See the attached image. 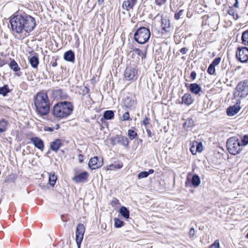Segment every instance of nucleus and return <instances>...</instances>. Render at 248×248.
I'll return each mask as SVG.
<instances>
[{"label":"nucleus","instance_id":"nucleus-1","mask_svg":"<svg viewBox=\"0 0 248 248\" xmlns=\"http://www.w3.org/2000/svg\"><path fill=\"white\" fill-rule=\"evenodd\" d=\"M9 22L12 34L18 40L27 37L37 25L35 18L22 10L15 12L10 17Z\"/></svg>","mask_w":248,"mask_h":248},{"label":"nucleus","instance_id":"nucleus-2","mask_svg":"<svg viewBox=\"0 0 248 248\" xmlns=\"http://www.w3.org/2000/svg\"><path fill=\"white\" fill-rule=\"evenodd\" d=\"M35 112L40 116L47 115L50 110V101L46 90L37 92L33 96Z\"/></svg>","mask_w":248,"mask_h":248},{"label":"nucleus","instance_id":"nucleus-3","mask_svg":"<svg viewBox=\"0 0 248 248\" xmlns=\"http://www.w3.org/2000/svg\"><path fill=\"white\" fill-rule=\"evenodd\" d=\"M73 108V105L70 102H59L54 104L51 113L57 119H64L72 114Z\"/></svg>","mask_w":248,"mask_h":248},{"label":"nucleus","instance_id":"nucleus-4","mask_svg":"<svg viewBox=\"0 0 248 248\" xmlns=\"http://www.w3.org/2000/svg\"><path fill=\"white\" fill-rule=\"evenodd\" d=\"M151 36L150 30L146 27H139L135 31L134 39L135 41L140 44L146 43Z\"/></svg>","mask_w":248,"mask_h":248},{"label":"nucleus","instance_id":"nucleus-5","mask_svg":"<svg viewBox=\"0 0 248 248\" xmlns=\"http://www.w3.org/2000/svg\"><path fill=\"white\" fill-rule=\"evenodd\" d=\"M161 36L164 39H167L172 34L173 27L171 25L170 20L166 18H162L161 19Z\"/></svg>","mask_w":248,"mask_h":248},{"label":"nucleus","instance_id":"nucleus-6","mask_svg":"<svg viewBox=\"0 0 248 248\" xmlns=\"http://www.w3.org/2000/svg\"><path fill=\"white\" fill-rule=\"evenodd\" d=\"M139 69L137 66H127L124 73V78L129 81H135L139 77Z\"/></svg>","mask_w":248,"mask_h":248},{"label":"nucleus","instance_id":"nucleus-7","mask_svg":"<svg viewBox=\"0 0 248 248\" xmlns=\"http://www.w3.org/2000/svg\"><path fill=\"white\" fill-rule=\"evenodd\" d=\"M235 94L240 97H244L248 95V82L247 80L238 83L235 88Z\"/></svg>","mask_w":248,"mask_h":248},{"label":"nucleus","instance_id":"nucleus-8","mask_svg":"<svg viewBox=\"0 0 248 248\" xmlns=\"http://www.w3.org/2000/svg\"><path fill=\"white\" fill-rule=\"evenodd\" d=\"M110 140L111 144L113 145L118 144L126 148L129 146V142L127 138L122 135H116L111 137Z\"/></svg>","mask_w":248,"mask_h":248},{"label":"nucleus","instance_id":"nucleus-9","mask_svg":"<svg viewBox=\"0 0 248 248\" xmlns=\"http://www.w3.org/2000/svg\"><path fill=\"white\" fill-rule=\"evenodd\" d=\"M236 59L241 62H246L248 61V48L238 47L235 54Z\"/></svg>","mask_w":248,"mask_h":248},{"label":"nucleus","instance_id":"nucleus-10","mask_svg":"<svg viewBox=\"0 0 248 248\" xmlns=\"http://www.w3.org/2000/svg\"><path fill=\"white\" fill-rule=\"evenodd\" d=\"M104 164L103 159L95 156L92 157L89 162L88 166L91 170H96L100 168Z\"/></svg>","mask_w":248,"mask_h":248},{"label":"nucleus","instance_id":"nucleus-11","mask_svg":"<svg viewBox=\"0 0 248 248\" xmlns=\"http://www.w3.org/2000/svg\"><path fill=\"white\" fill-rule=\"evenodd\" d=\"M85 230V227L83 224L79 223L77 225L76 232V240L78 245L81 244L83 240Z\"/></svg>","mask_w":248,"mask_h":248},{"label":"nucleus","instance_id":"nucleus-12","mask_svg":"<svg viewBox=\"0 0 248 248\" xmlns=\"http://www.w3.org/2000/svg\"><path fill=\"white\" fill-rule=\"evenodd\" d=\"M89 176V174L87 171H83L78 174L76 171V174L72 180L77 183H84L88 180Z\"/></svg>","mask_w":248,"mask_h":248},{"label":"nucleus","instance_id":"nucleus-13","mask_svg":"<svg viewBox=\"0 0 248 248\" xmlns=\"http://www.w3.org/2000/svg\"><path fill=\"white\" fill-rule=\"evenodd\" d=\"M63 141L61 139H55L50 143L49 150L57 153L63 146Z\"/></svg>","mask_w":248,"mask_h":248},{"label":"nucleus","instance_id":"nucleus-14","mask_svg":"<svg viewBox=\"0 0 248 248\" xmlns=\"http://www.w3.org/2000/svg\"><path fill=\"white\" fill-rule=\"evenodd\" d=\"M52 95L54 99L56 100L65 99L67 97V94L62 89L53 90Z\"/></svg>","mask_w":248,"mask_h":248},{"label":"nucleus","instance_id":"nucleus-15","mask_svg":"<svg viewBox=\"0 0 248 248\" xmlns=\"http://www.w3.org/2000/svg\"><path fill=\"white\" fill-rule=\"evenodd\" d=\"M138 1L139 0H125L122 3V8L126 11L133 10Z\"/></svg>","mask_w":248,"mask_h":248},{"label":"nucleus","instance_id":"nucleus-16","mask_svg":"<svg viewBox=\"0 0 248 248\" xmlns=\"http://www.w3.org/2000/svg\"><path fill=\"white\" fill-rule=\"evenodd\" d=\"M30 140L31 142L34 145L36 148L41 151L44 150L45 145L44 142L42 139L37 137H34L31 138Z\"/></svg>","mask_w":248,"mask_h":248},{"label":"nucleus","instance_id":"nucleus-17","mask_svg":"<svg viewBox=\"0 0 248 248\" xmlns=\"http://www.w3.org/2000/svg\"><path fill=\"white\" fill-rule=\"evenodd\" d=\"M177 101L176 102L177 103L180 104H185L187 106H189L193 103L194 99L190 93H186L182 96V101L177 100Z\"/></svg>","mask_w":248,"mask_h":248},{"label":"nucleus","instance_id":"nucleus-18","mask_svg":"<svg viewBox=\"0 0 248 248\" xmlns=\"http://www.w3.org/2000/svg\"><path fill=\"white\" fill-rule=\"evenodd\" d=\"M9 122L4 118L0 119V134L5 133L8 129Z\"/></svg>","mask_w":248,"mask_h":248},{"label":"nucleus","instance_id":"nucleus-19","mask_svg":"<svg viewBox=\"0 0 248 248\" xmlns=\"http://www.w3.org/2000/svg\"><path fill=\"white\" fill-rule=\"evenodd\" d=\"M189 91L193 94H199L202 91L200 86L196 83H191L189 86Z\"/></svg>","mask_w":248,"mask_h":248},{"label":"nucleus","instance_id":"nucleus-20","mask_svg":"<svg viewBox=\"0 0 248 248\" xmlns=\"http://www.w3.org/2000/svg\"><path fill=\"white\" fill-rule=\"evenodd\" d=\"M64 59L67 62H74L75 59L74 52L72 50L66 51L64 53Z\"/></svg>","mask_w":248,"mask_h":248},{"label":"nucleus","instance_id":"nucleus-21","mask_svg":"<svg viewBox=\"0 0 248 248\" xmlns=\"http://www.w3.org/2000/svg\"><path fill=\"white\" fill-rule=\"evenodd\" d=\"M147 49V48L146 47L143 48L142 49L138 48H135L133 49V51L135 52L139 57H140L141 59H144L146 56Z\"/></svg>","mask_w":248,"mask_h":248},{"label":"nucleus","instance_id":"nucleus-22","mask_svg":"<svg viewBox=\"0 0 248 248\" xmlns=\"http://www.w3.org/2000/svg\"><path fill=\"white\" fill-rule=\"evenodd\" d=\"M29 61L32 67L37 68L39 61L37 56H33L29 58Z\"/></svg>","mask_w":248,"mask_h":248},{"label":"nucleus","instance_id":"nucleus-23","mask_svg":"<svg viewBox=\"0 0 248 248\" xmlns=\"http://www.w3.org/2000/svg\"><path fill=\"white\" fill-rule=\"evenodd\" d=\"M9 67L15 72L20 71V68L14 59H10V62L8 63Z\"/></svg>","mask_w":248,"mask_h":248},{"label":"nucleus","instance_id":"nucleus-24","mask_svg":"<svg viewBox=\"0 0 248 248\" xmlns=\"http://www.w3.org/2000/svg\"><path fill=\"white\" fill-rule=\"evenodd\" d=\"M48 174L49 176L48 184L50 186L53 187L57 180V176L55 175L54 172H48Z\"/></svg>","mask_w":248,"mask_h":248},{"label":"nucleus","instance_id":"nucleus-25","mask_svg":"<svg viewBox=\"0 0 248 248\" xmlns=\"http://www.w3.org/2000/svg\"><path fill=\"white\" fill-rule=\"evenodd\" d=\"M123 167V163L122 162H119L117 164H111L106 167V170H113L121 169Z\"/></svg>","mask_w":248,"mask_h":248},{"label":"nucleus","instance_id":"nucleus-26","mask_svg":"<svg viewBox=\"0 0 248 248\" xmlns=\"http://www.w3.org/2000/svg\"><path fill=\"white\" fill-rule=\"evenodd\" d=\"M114 113L113 111L108 110H106L104 112L103 118L101 119V121L103 122V119L104 120H111L114 118Z\"/></svg>","mask_w":248,"mask_h":248},{"label":"nucleus","instance_id":"nucleus-27","mask_svg":"<svg viewBox=\"0 0 248 248\" xmlns=\"http://www.w3.org/2000/svg\"><path fill=\"white\" fill-rule=\"evenodd\" d=\"M191 183L192 186L195 187H197L200 186L201 179L197 174L193 175L191 179Z\"/></svg>","mask_w":248,"mask_h":248},{"label":"nucleus","instance_id":"nucleus-28","mask_svg":"<svg viewBox=\"0 0 248 248\" xmlns=\"http://www.w3.org/2000/svg\"><path fill=\"white\" fill-rule=\"evenodd\" d=\"M119 213L125 218L128 219L129 218V211L125 206L120 208Z\"/></svg>","mask_w":248,"mask_h":248},{"label":"nucleus","instance_id":"nucleus-29","mask_svg":"<svg viewBox=\"0 0 248 248\" xmlns=\"http://www.w3.org/2000/svg\"><path fill=\"white\" fill-rule=\"evenodd\" d=\"M124 104L127 108H130L135 105V101L130 97H127L124 101Z\"/></svg>","mask_w":248,"mask_h":248},{"label":"nucleus","instance_id":"nucleus-30","mask_svg":"<svg viewBox=\"0 0 248 248\" xmlns=\"http://www.w3.org/2000/svg\"><path fill=\"white\" fill-rule=\"evenodd\" d=\"M194 126V122L192 118H187L184 124V127L186 128H192Z\"/></svg>","mask_w":248,"mask_h":248},{"label":"nucleus","instance_id":"nucleus-31","mask_svg":"<svg viewBox=\"0 0 248 248\" xmlns=\"http://www.w3.org/2000/svg\"><path fill=\"white\" fill-rule=\"evenodd\" d=\"M242 43L245 46H248V30L244 31L241 36Z\"/></svg>","mask_w":248,"mask_h":248},{"label":"nucleus","instance_id":"nucleus-32","mask_svg":"<svg viewBox=\"0 0 248 248\" xmlns=\"http://www.w3.org/2000/svg\"><path fill=\"white\" fill-rule=\"evenodd\" d=\"M240 104L241 100L239 99L237 100L235 104L233 105V115L237 113L241 108Z\"/></svg>","mask_w":248,"mask_h":248},{"label":"nucleus","instance_id":"nucleus-33","mask_svg":"<svg viewBox=\"0 0 248 248\" xmlns=\"http://www.w3.org/2000/svg\"><path fill=\"white\" fill-rule=\"evenodd\" d=\"M10 92L7 85H5L2 87H0V94L3 96L7 95V93Z\"/></svg>","mask_w":248,"mask_h":248},{"label":"nucleus","instance_id":"nucleus-34","mask_svg":"<svg viewBox=\"0 0 248 248\" xmlns=\"http://www.w3.org/2000/svg\"><path fill=\"white\" fill-rule=\"evenodd\" d=\"M127 136L129 139L132 140L136 138L138 135L134 130L129 129L127 131Z\"/></svg>","mask_w":248,"mask_h":248},{"label":"nucleus","instance_id":"nucleus-35","mask_svg":"<svg viewBox=\"0 0 248 248\" xmlns=\"http://www.w3.org/2000/svg\"><path fill=\"white\" fill-rule=\"evenodd\" d=\"M114 226L115 228H119L123 227L124 225V222L118 218H114Z\"/></svg>","mask_w":248,"mask_h":248},{"label":"nucleus","instance_id":"nucleus-36","mask_svg":"<svg viewBox=\"0 0 248 248\" xmlns=\"http://www.w3.org/2000/svg\"><path fill=\"white\" fill-rule=\"evenodd\" d=\"M58 60V56H53L52 57V60L50 62V65L53 67H56L58 65L57 61Z\"/></svg>","mask_w":248,"mask_h":248},{"label":"nucleus","instance_id":"nucleus-37","mask_svg":"<svg viewBox=\"0 0 248 248\" xmlns=\"http://www.w3.org/2000/svg\"><path fill=\"white\" fill-rule=\"evenodd\" d=\"M244 6L243 0H235V3L233 4V7L240 8Z\"/></svg>","mask_w":248,"mask_h":248},{"label":"nucleus","instance_id":"nucleus-38","mask_svg":"<svg viewBox=\"0 0 248 248\" xmlns=\"http://www.w3.org/2000/svg\"><path fill=\"white\" fill-rule=\"evenodd\" d=\"M232 138H229L227 140V143H226V146H227V149H228L229 152L231 154H232V149L231 147V143H232Z\"/></svg>","mask_w":248,"mask_h":248},{"label":"nucleus","instance_id":"nucleus-39","mask_svg":"<svg viewBox=\"0 0 248 248\" xmlns=\"http://www.w3.org/2000/svg\"><path fill=\"white\" fill-rule=\"evenodd\" d=\"M208 248H220L219 240H216Z\"/></svg>","mask_w":248,"mask_h":248},{"label":"nucleus","instance_id":"nucleus-40","mask_svg":"<svg viewBox=\"0 0 248 248\" xmlns=\"http://www.w3.org/2000/svg\"><path fill=\"white\" fill-rule=\"evenodd\" d=\"M132 119L130 117V114L129 112L127 111L124 113L122 116V121H129Z\"/></svg>","mask_w":248,"mask_h":248},{"label":"nucleus","instance_id":"nucleus-41","mask_svg":"<svg viewBox=\"0 0 248 248\" xmlns=\"http://www.w3.org/2000/svg\"><path fill=\"white\" fill-rule=\"evenodd\" d=\"M120 203L119 202V201L116 198H113L112 201L110 202V205L112 207H115V206L117 205H120Z\"/></svg>","mask_w":248,"mask_h":248},{"label":"nucleus","instance_id":"nucleus-42","mask_svg":"<svg viewBox=\"0 0 248 248\" xmlns=\"http://www.w3.org/2000/svg\"><path fill=\"white\" fill-rule=\"evenodd\" d=\"M184 10H180L177 13H176L175 14H174V18L175 20H179L181 16L183 15L184 14Z\"/></svg>","mask_w":248,"mask_h":248},{"label":"nucleus","instance_id":"nucleus-43","mask_svg":"<svg viewBox=\"0 0 248 248\" xmlns=\"http://www.w3.org/2000/svg\"><path fill=\"white\" fill-rule=\"evenodd\" d=\"M16 178L17 175L16 174L12 173L8 176L7 180L9 182H14Z\"/></svg>","mask_w":248,"mask_h":248},{"label":"nucleus","instance_id":"nucleus-44","mask_svg":"<svg viewBox=\"0 0 248 248\" xmlns=\"http://www.w3.org/2000/svg\"><path fill=\"white\" fill-rule=\"evenodd\" d=\"M60 128L59 124H57L56 125L55 127H51L49 126H46L44 128V130L46 131L52 132L54 131V129H58Z\"/></svg>","mask_w":248,"mask_h":248},{"label":"nucleus","instance_id":"nucleus-45","mask_svg":"<svg viewBox=\"0 0 248 248\" xmlns=\"http://www.w3.org/2000/svg\"><path fill=\"white\" fill-rule=\"evenodd\" d=\"M242 145L246 146L248 144V135H244L241 139Z\"/></svg>","mask_w":248,"mask_h":248},{"label":"nucleus","instance_id":"nucleus-46","mask_svg":"<svg viewBox=\"0 0 248 248\" xmlns=\"http://www.w3.org/2000/svg\"><path fill=\"white\" fill-rule=\"evenodd\" d=\"M207 72L210 75H214L215 73V67L210 64L208 68Z\"/></svg>","mask_w":248,"mask_h":248},{"label":"nucleus","instance_id":"nucleus-47","mask_svg":"<svg viewBox=\"0 0 248 248\" xmlns=\"http://www.w3.org/2000/svg\"><path fill=\"white\" fill-rule=\"evenodd\" d=\"M148 176L147 171H141L138 175V179H140Z\"/></svg>","mask_w":248,"mask_h":248},{"label":"nucleus","instance_id":"nucleus-48","mask_svg":"<svg viewBox=\"0 0 248 248\" xmlns=\"http://www.w3.org/2000/svg\"><path fill=\"white\" fill-rule=\"evenodd\" d=\"M220 61L221 58L220 57L216 58L213 60L211 64L215 67L220 63Z\"/></svg>","mask_w":248,"mask_h":248},{"label":"nucleus","instance_id":"nucleus-49","mask_svg":"<svg viewBox=\"0 0 248 248\" xmlns=\"http://www.w3.org/2000/svg\"><path fill=\"white\" fill-rule=\"evenodd\" d=\"M197 146H196V150L197 151V152H199V153H201L202 151L203 150V146H202V144L201 142H198V143H197Z\"/></svg>","mask_w":248,"mask_h":248},{"label":"nucleus","instance_id":"nucleus-50","mask_svg":"<svg viewBox=\"0 0 248 248\" xmlns=\"http://www.w3.org/2000/svg\"><path fill=\"white\" fill-rule=\"evenodd\" d=\"M227 114L228 116H232V106H230L227 109Z\"/></svg>","mask_w":248,"mask_h":248},{"label":"nucleus","instance_id":"nucleus-51","mask_svg":"<svg viewBox=\"0 0 248 248\" xmlns=\"http://www.w3.org/2000/svg\"><path fill=\"white\" fill-rule=\"evenodd\" d=\"M150 119L146 117L142 121V124L145 126H147L150 124Z\"/></svg>","mask_w":248,"mask_h":248},{"label":"nucleus","instance_id":"nucleus-52","mask_svg":"<svg viewBox=\"0 0 248 248\" xmlns=\"http://www.w3.org/2000/svg\"><path fill=\"white\" fill-rule=\"evenodd\" d=\"M166 1L163 0H155V4L158 6H161L165 3Z\"/></svg>","mask_w":248,"mask_h":248},{"label":"nucleus","instance_id":"nucleus-53","mask_svg":"<svg viewBox=\"0 0 248 248\" xmlns=\"http://www.w3.org/2000/svg\"><path fill=\"white\" fill-rule=\"evenodd\" d=\"M188 234L190 237H193L195 234V230L193 228H192L190 229Z\"/></svg>","mask_w":248,"mask_h":248},{"label":"nucleus","instance_id":"nucleus-54","mask_svg":"<svg viewBox=\"0 0 248 248\" xmlns=\"http://www.w3.org/2000/svg\"><path fill=\"white\" fill-rule=\"evenodd\" d=\"M196 76H197L196 72L195 71H192L190 74V78L191 79V80H195L196 78Z\"/></svg>","mask_w":248,"mask_h":248},{"label":"nucleus","instance_id":"nucleus-55","mask_svg":"<svg viewBox=\"0 0 248 248\" xmlns=\"http://www.w3.org/2000/svg\"><path fill=\"white\" fill-rule=\"evenodd\" d=\"M90 91V89L88 87L85 86L84 87V89L83 90V92L82 93V94L83 95H85L89 93Z\"/></svg>","mask_w":248,"mask_h":248},{"label":"nucleus","instance_id":"nucleus-56","mask_svg":"<svg viewBox=\"0 0 248 248\" xmlns=\"http://www.w3.org/2000/svg\"><path fill=\"white\" fill-rule=\"evenodd\" d=\"M190 151L191 153V154L193 155H195L196 154L197 151L196 149L195 148V146L194 145L192 146L190 148Z\"/></svg>","mask_w":248,"mask_h":248},{"label":"nucleus","instance_id":"nucleus-57","mask_svg":"<svg viewBox=\"0 0 248 248\" xmlns=\"http://www.w3.org/2000/svg\"><path fill=\"white\" fill-rule=\"evenodd\" d=\"M84 155L82 154H79L78 155V160L79 163H82L84 160Z\"/></svg>","mask_w":248,"mask_h":248},{"label":"nucleus","instance_id":"nucleus-58","mask_svg":"<svg viewBox=\"0 0 248 248\" xmlns=\"http://www.w3.org/2000/svg\"><path fill=\"white\" fill-rule=\"evenodd\" d=\"M61 219L63 222H67L68 220V217L67 215H62L61 216Z\"/></svg>","mask_w":248,"mask_h":248},{"label":"nucleus","instance_id":"nucleus-59","mask_svg":"<svg viewBox=\"0 0 248 248\" xmlns=\"http://www.w3.org/2000/svg\"><path fill=\"white\" fill-rule=\"evenodd\" d=\"M8 62L6 61H5L4 59H0V66L2 67L6 64H7Z\"/></svg>","mask_w":248,"mask_h":248},{"label":"nucleus","instance_id":"nucleus-60","mask_svg":"<svg viewBox=\"0 0 248 248\" xmlns=\"http://www.w3.org/2000/svg\"><path fill=\"white\" fill-rule=\"evenodd\" d=\"M188 51V49L186 47H183L180 49V51L183 54H185Z\"/></svg>","mask_w":248,"mask_h":248},{"label":"nucleus","instance_id":"nucleus-61","mask_svg":"<svg viewBox=\"0 0 248 248\" xmlns=\"http://www.w3.org/2000/svg\"><path fill=\"white\" fill-rule=\"evenodd\" d=\"M146 132L147 133V136L148 137H151L152 136V132L149 129H146Z\"/></svg>","mask_w":248,"mask_h":248},{"label":"nucleus","instance_id":"nucleus-62","mask_svg":"<svg viewBox=\"0 0 248 248\" xmlns=\"http://www.w3.org/2000/svg\"><path fill=\"white\" fill-rule=\"evenodd\" d=\"M105 0H97V3L99 6L102 5L104 2Z\"/></svg>","mask_w":248,"mask_h":248},{"label":"nucleus","instance_id":"nucleus-63","mask_svg":"<svg viewBox=\"0 0 248 248\" xmlns=\"http://www.w3.org/2000/svg\"><path fill=\"white\" fill-rule=\"evenodd\" d=\"M228 13L230 16L232 15V8L231 7H230V9L228 11Z\"/></svg>","mask_w":248,"mask_h":248},{"label":"nucleus","instance_id":"nucleus-64","mask_svg":"<svg viewBox=\"0 0 248 248\" xmlns=\"http://www.w3.org/2000/svg\"><path fill=\"white\" fill-rule=\"evenodd\" d=\"M154 172V170L153 169L149 170L148 171H147L148 175H149L150 174H152Z\"/></svg>","mask_w":248,"mask_h":248}]
</instances>
